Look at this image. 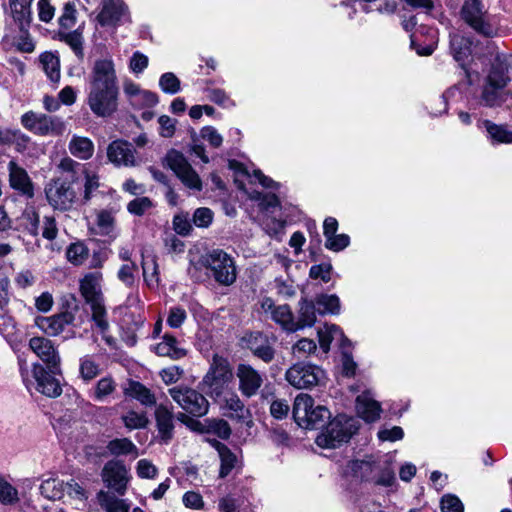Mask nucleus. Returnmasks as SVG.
<instances>
[{
  "instance_id": "nucleus-2",
  "label": "nucleus",
  "mask_w": 512,
  "mask_h": 512,
  "mask_svg": "<svg viewBox=\"0 0 512 512\" xmlns=\"http://www.w3.org/2000/svg\"><path fill=\"white\" fill-rule=\"evenodd\" d=\"M102 280L101 272L88 273L80 281V291L87 304L90 305L92 318L97 327L104 332L108 329L109 323L106 319V309L101 291Z\"/></svg>"
},
{
  "instance_id": "nucleus-24",
  "label": "nucleus",
  "mask_w": 512,
  "mask_h": 512,
  "mask_svg": "<svg viewBox=\"0 0 512 512\" xmlns=\"http://www.w3.org/2000/svg\"><path fill=\"white\" fill-rule=\"evenodd\" d=\"M158 437L164 443H168L174 435L173 410L164 404H159L154 412Z\"/></svg>"
},
{
  "instance_id": "nucleus-46",
  "label": "nucleus",
  "mask_w": 512,
  "mask_h": 512,
  "mask_svg": "<svg viewBox=\"0 0 512 512\" xmlns=\"http://www.w3.org/2000/svg\"><path fill=\"white\" fill-rule=\"evenodd\" d=\"M89 256V249L81 242L72 243L66 251V257L73 265H82Z\"/></svg>"
},
{
  "instance_id": "nucleus-4",
  "label": "nucleus",
  "mask_w": 512,
  "mask_h": 512,
  "mask_svg": "<svg viewBox=\"0 0 512 512\" xmlns=\"http://www.w3.org/2000/svg\"><path fill=\"white\" fill-rule=\"evenodd\" d=\"M293 417L305 429H318L331 418V413L325 406H315L309 394L300 393L294 400Z\"/></svg>"
},
{
  "instance_id": "nucleus-40",
  "label": "nucleus",
  "mask_w": 512,
  "mask_h": 512,
  "mask_svg": "<svg viewBox=\"0 0 512 512\" xmlns=\"http://www.w3.org/2000/svg\"><path fill=\"white\" fill-rule=\"evenodd\" d=\"M40 492L49 500L60 499L64 492V482L55 478L44 480L40 485Z\"/></svg>"
},
{
  "instance_id": "nucleus-26",
  "label": "nucleus",
  "mask_w": 512,
  "mask_h": 512,
  "mask_svg": "<svg viewBox=\"0 0 512 512\" xmlns=\"http://www.w3.org/2000/svg\"><path fill=\"white\" fill-rule=\"evenodd\" d=\"M123 393L125 396L137 400L145 407L155 406L157 402L155 394L139 381L130 380Z\"/></svg>"
},
{
  "instance_id": "nucleus-31",
  "label": "nucleus",
  "mask_w": 512,
  "mask_h": 512,
  "mask_svg": "<svg viewBox=\"0 0 512 512\" xmlns=\"http://www.w3.org/2000/svg\"><path fill=\"white\" fill-rule=\"evenodd\" d=\"M68 149L74 157L80 160H88L93 156L94 144L88 137L74 135L68 144Z\"/></svg>"
},
{
  "instance_id": "nucleus-8",
  "label": "nucleus",
  "mask_w": 512,
  "mask_h": 512,
  "mask_svg": "<svg viewBox=\"0 0 512 512\" xmlns=\"http://www.w3.org/2000/svg\"><path fill=\"white\" fill-rule=\"evenodd\" d=\"M171 398L187 413L195 417H202L208 413L209 402L197 390L179 385L168 389Z\"/></svg>"
},
{
  "instance_id": "nucleus-54",
  "label": "nucleus",
  "mask_w": 512,
  "mask_h": 512,
  "mask_svg": "<svg viewBox=\"0 0 512 512\" xmlns=\"http://www.w3.org/2000/svg\"><path fill=\"white\" fill-rule=\"evenodd\" d=\"M225 408L230 411L231 417L238 419H244L245 413H247L244 403L236 394H231L225 399Z\"/></svg>"
},
{
  "instance_id": "nucleus-34",
  "label": "nucleus",
  "mask_w": 512,
  "mask_h": 512,
  "mask_svg": "<svg viewBox=\"0 0 512 512\" xmlns=\"http://www.w3.org/2000/svg\"><path fill=\"white\" fill-rule=\"evenodd\" d=\"M115 216L111 210L102 209L96 212L95 231L102 236H111L115 231Z\"/></svg>"
},
{
  "instance_id": "nucleus-62",
  "label": "nucleus",
  "mask_w": 512,
  "mask_h": 512,
  "mask_svg": "<svg viewBox=\"0 0 512 512\" xmlns=\"http://www.w3.org/2000/svg\"><path fill=\"white\" fill-rule=\"evenodd\" d=\"M213 220V212L209 208L201 207L193 214V223L197 227L206 228Z\"/></svg>"
},
{
  "instance_id": "nucleus-51",
  "label": "nucleus",
  "mask_w": 512,
  "mask_h": 512,
  "mask_svg": "<svg viewBox=\"0 0 512 512\" xmlns=\"http://www.w3.org/2000/svg\"><path fill=\"white\" fill-rule=\"evenodd\" d=\"M22 222L25 229L34 237L39 234L40 217L34 208H28L22 215Z\"/></svg>"
},
{
  "instance_id": "nucleus-37",
  "label": "nucleus",
  "mask_w": 512,
  "mask_h": 512,
  "mask_svg": "<svg viewBox=\"0 0 512 512\" xmlns=\"http://www.w3.org/2000/svg\"><path fill=\"white\" fill-rule=\"evenodd\" d=\"M99 187V176L88 170L84 171L83 192L81 198H79L81 203L83 205L88 204L90 200L96 195V192L98 191Z\"/></svg>"
},
{
  "instance_id": "nucleus-7",
  "label": "nucleus",
  "mask_w": 512,
  "mask_h": 512,
  "mask_svg": "<svg viewBox=\"0 0 512 512\" xmlns=\"http://www.w3.org/2000/svg\"><path fill=\"white\" fill-rule=\"evenodd\" d=\"M119 88L89 86L87 104L97 117H110L118 109Z\"/></svg>"
},
{
  "instance_id": "nucleus-57",
  "label": "nucleus",
  "mask_w": 512,
  "mask_h": 512,
  "mask_svg": "<svg viewBox=\"0 0 512 512\" xmlns=\"http://www.w3.org/2000/svg\"><path fill=\"white\" fill-rule=\"evenodd\" d=\"M76 23V9L73 3H66L63 12L59 18V24L62 29H70Z\"/></svg>"
},
{
  "instance_id": "nucleus-42",
  "label": "nucleus",
  "mask_w": 512,
  "mask_h": 512,
  "mask_svg": "<svg viewBox=\"0 0 512 512\" xmlns=\"http://www.w3.org/2000/svg\"><path fill=\"white\" fill-rule=\"evenodd\" d=\"M33 0H9L12 16L15 22L24 24L30 18Z\"/></svg>"
},
{
  "instance_id": "nucleus-14",
  "label": "nucleus",
  "mask_w": 512,
  "mask_h": 512,
  "mask_svg": "<svg viewBox=\"0 0 512 512\" xmlns=\"http://www.w3.org/2000/svg\"><path fill=\"white\" fill-rule=\"evenodd\" d=\"M261 312L276 322L287 332H296L294 315L289 305H276L272 298L264 297L260 301Z\"/></svg>"
},
{
  "instance_id": "nucleus-13",
  "label": "nucleus",
  "mask_w": 512,
  "mask_h": 512,
  "mask_svg": "<svg viewBox=\"0 0 512 512\" xmlns=\"http://www.w3.org/2000/svg\"><path fill=\"white\" fill-rule=\"evenodd\" d=\"M461 15L476 32L484 36L492 35L493 28L487 21L486 12L480 0H466L462 6Z\"/></svg>"
},
{
  "instance_id": "nucleus-61",
  "label": "nucleus",
  "mask_w": 512,
  "mask_h": 512,
  "mask_svg": "<svg viewBox=\"0 0 512 512\" xmlns=\"http://www.w3.org/2000/svg\"><path fill=\"white\" fill-rule=\"evenodd\" d=\"M293 353L298 356H307L315 353L317 345L312 339L303 338L294 344Z\"/></svg>"
},
{
  "instance_id": "nucleus-47",
  "label": "nucleus",
  "mask_w": 512,
  "mask_h": 512,
  "mask_svg": "<svg viewBox=\"0 0 512 512\" xmlns=\"http://www.w3.org/2000/svg\"><path fill=\"white\" fill-rule=\"evenodd\" d=\"M316 304L320 314H338L340 312V300L336 295H319L316 298Z\"/></svg>"
},
{
  "instance_id": "nucleus-10",
  "label": "nucleus",
  "mask_w": 512,
  "mask_h": 512,
  "mask_svg": "<svg viewBox=\"0 0 512 512\" xmlns=\"http://www.w3.org/2000/svg\"><path fill=\"white\" fill-rule=\"evenodd\" d=\"M324 377V371L315 365L296 363L285 373V378L290 385L297 389H308L316 386Z\"/></svg>"
},
{
  "instance_id": "nucleus-1",
  "label": "nucleus",
  "mask_w": 512,
  "mask_h": 512,
  "mask_svg": "<svg viewBox=\"0 0 512 512\" xmlns=\"http://www.w3.org/2000/svg\"><path fill=\"white\" fill-rule=\"evenodd\" d=\"M510 81L506 65H493L484 80L479 103L489 108L500 107L509 96H512V91L506 90Z\"/></svg>"
},
{
  "instance_id": "nucleus-19",
  "label": "nucleus",
  "mask_w": 512,
  "mask_h": 512,
  "mask_svg": "<svg viewBox=\"0 0 512 512\" xmlns=\"http://www.w3.org/2000/svg\"><path fill=\"white\" fill-rule=\"evenodd\" d=\"M102 479L106 485L123 495L128 483V470L126 466L118 460L108 461L102 470Z\"/></svg>"
},
{
  "instance_id": "nucleus-5",
  "label": "nucleus",
  "mask_w": 512,
  "mask_h": 512,
  "mask_svg": "<svg viewBox=\"0 0 512 512\" xmlns=\"http://www.w3.org/2000/svg\"><path fill=\"white\" fill-rule=\"evenodd\" d=\"M359 429L358 420L341 414L331 420L316 438V444L325 449H335L347 443Z\"/></svg>"
},
{
  "instance_id": "nucleus-30",
  "label": "nucleus",
  "mask_w": 512,
  "mask_h": 512,
  "mask_svg": "<svg viewBox=\"0 0 512 512\" xmlns=\"http://www.w3.org/2000/svg\"><path fill=\"white\" fill-rule=\"evenodd\" d=\"M155 352L159 356L175 360L183 358L187 353L184 348L179 346L178 340L170 334L163 336V340L155 346Z\"/></svg>"
},
{
  "instance_id": "nucleus-43",
  "label": "nucleus",
  "mask_w": 512,
  "mask_h": 512,
  "mask_svg": "<svg viewBox=\"0 0 512 512\" xmlns=\"http://www.w3.org/2000/svg\"><path fill=\"white\" fill-rule=\"evenodd\" d=\"M116 387L115 380L111 376H105L96 383L93 398L102 402L116 391Z\"/></svg>"
},
{
  "instance_id": "nucleus-20",
  "label": "nucleus",
  "mask_w": 512,
  "mask_h": 512,
  "mask_svg": "<svg viewBox=\"0 0 512 512\" xmlns=\"http://www.w3.org/2000/svg\"><path fill=\"white\" fill-rule=\"evenodd\" d=\"M232 378V371L228 360L214 355L209 371L203 378V383L210 388L219 389Z\"/></svg>"
},
{
  "instance_id": "nucleus-60",
  "label": "nucleus",
  "mask_w": 512,
  "mask_h": 512,
  "mask_svg": "<svg viewBox=\"0 0 512 512\" xmlns=\"http://www.w3.org/2000/svg\"><path fill=\"white\" fill-rule=\"evenodd\" d=\"M148 64H149L148 57L145 54L141 53L140 51H136L133 53L132 57L130 58L129 69L134 74H141L148 67Z\"/></svg>"
},
{
  "instance_id": "nucleus-28",
  "label": "nucleus",
  "mask_w": 512,
  "mask_h": 512,
  "mask_svg": "<svg viewBox=\"0 0 512 512\" xmlns=\"http://www.w3.org/2000/svg\"><path fill=\"white\" fill-rule=\"evenodd\" d=\"M316 308L315 303L306 298L299 301V308L297 311V318L294 317L295 327L297 331L305 327H311L316 322Z\"/></svg>"
},
{
  "instance_id": "nucleus-52",
  "label": "nucleus",
  "mask_w": 512,
  "mask_h": 512,
  "mask_svg": "<svg viewBox=\"0 0 512 512\" xmlns=\"http://www.w3.org/2000/svg\"><path fill=\"white\" fill-rule=\"evenodd\" d=\"M154 206L149 197L143 196L133 199L127 204V210L130 214L142 216Z\"/></svg>"
},
{
  "instance_id": "nucleus-6",
  "label": "nucleus",
  "mask_w": 512,
  "mask_h": 512,
  "mask_svg": "<svg viewBox=\"0 0 512 512\" xmlns=\"http://www.w3.org/2000/svg\"><path fill=\"white\" fill-rule=\"evenodd\" d=\"M76 179L53 178L44 188L48 204L61 212H67L74 208L79 201L78 193L74 184Z\"/></svg>"
},
{
  "instance_id": "nucleus-45",
  "label": "nucleus",
  "mask_w": 512,
  "mask_h": 512,
  "mask_svg": "<svg viewBox=\"0 0 512 512\" xmlns=\"http://www.w3.org/2000/svg\"><path fill=\"white\" fill-rule=\"evenodd\" d=\"M98 500L106 512H129V506L124 500L117 499L103 491L98 494Z\"/></svg>"
},
{
  "instance_id": "nucleus-12",
  "label": "nucleus",
  "mask_w": 512,
  "mask_h": 512,
  "mask_svg": "<svg viewBox=\"0 0 512 512\" xmlns=\"http://www.w3.org/2000/svg\"><path fill=\"white\" fill-rule=\"evenodd\" d=\"M89 86L119 88L115 63L111 58L94 61L89 75Z\"/></svg>"
},
{
  "instance_id": "nucleus-25",
  "label": "nucleus",
  "mask_w": 512,
  "mask_h": 512,
  "mask_svg": "<svg viewBox=\"0 0 512 512\" xmlns=\"http://www.w3.org/2000/svg\"><path fill=\"white\" fill-rule=\"evenodd\" d=\"M74 317L69 312L60 313L50 317H37L36 326L49 336L60 334L64 328L72 323Z\"/></svg>"
},
{
  "instance_id": "nucleus-3",
  "label": "nucleus",
  "mask_w": 512,
  "mask_h": 512,
  "mask_svg": "<svg viewBox=\"0 0 512 512\" xmlns=\"http://www.w3.org/2000/svg\"><path fill=\"white\" fill-rule=\"evenodd\" d=\"M203 267L221 286H231L237 279V267L234 258L221 249H214L201 257Z\"/></svg>"
},
{
  "instance_id": "nucleus-58",
  "label": "nucleus",
  "mask_w": 512,
  "mask_h": 512,
  "mask_svg": "<svg viewBox=\"0 0 512 512\" xmlns=\"http://www.w3.org/2000/svg\"><path fill=\"white\" fill-rule=\"evenodd\" d=\"M350 243V238L347 234H334L326 239L325 247L331 251L339 252L345 249Z\"/></svg>"
},
{
  "instance_id": "nucleus-32",
  "label": "nucleus",
  "mask_w": 512,
  "mask_h": 512,
  "mask_svg": "<svg viewBox=\"0 0 512 512\" xmlns=\"http://www.w3.org/2000/svg\"><path fill=\"white\" fill-rule=\"evenodd\" d=\"M65 131V124L59 117H52L46 114H40L38 126L35 128V134L38 135H61Z\"/></svg>"
},
{
  "instance_id": "nucleus-49",
  "label": "nucleus",
  "mask_w": 512,
  "mask_h": 512,
  "mask_svg": "<svg viewBox=\"0 0 512 512\" xmlns=\"http://www.w3.org/2000/svg\"><path fill=\"white\" fill-rule=\"evenodd\" d=\"M80 375L83 380L91 381L100 373L99 364L96 363L90 356H84L80 359Z\"/></svg>"
},
{
  "instance_id": "nucleus-63",
  "label": "nucleus",
  "mask_w": 512,
  "mask_h": 512,
  "mask_svg": "<svg viewBox=\"0 0 512 512\" xmlns=\"http://www.w3.org/2000/svg\"><path fill=\"white\" fill-rule=\"evenodd\" d=\"M158 101L159 98L156 93L148 90H142L139 97L134 100L132 105L137 108L153 107L158 103Z\"/></svg>"
},
{
  "instance_id": "nucleus-23",
  "label": "nucleus",
  "mask_w": 512,
  "mask_h": 512,
  "mask_svg": "<svg viewBox=\"0 0 512 512\" xmlns=\"http://www.w3.org/2000/svg\"><path fill=\"white\" fill-rule=\"evenodd\" d=\"M30 22L31 17L24 24L16 22L19 26L18 37L12 36L9 32V28L6 29V32L2 38V45L6 50L15 47L18 51L22 53H31L34 51L35 45L27 30V27L29 26Z\"/></svg>"
},
{
  "instance_id": "nucleus-55",
  "label": "nucleus",
  "mask_w": 512,
  "mask_h": 512,
  "mask_svg": "<svg viewBox=\"0 0 512 512\" xmlns=\"http://www.w3.org/2000/svg\"><path fill=\"white\" fill-rule=\"evenodd\" d=\"M18 501L19 497L17 489L0 477V502L3 504L12 505Z\"/></svg>"
},
{
  "instance_id": "nucleus-21",
  "label": "nucleus",
  "mask_w": 512,
  "mask_h": 512,
  "mask_svg": "<svg viewBox=\"0 0 512 512\" xmlns=\"http://www.w3.org/2000/svg\"><path fill=\"white\" fill-rule=\"evenodd\" d=\"M32 374L36 382L38 392L48 397H58L62 393L59 381L53 376L54 374L47 371L41 364L34 363L32 365Z\"/></svg>"
},
{
  "instance_id": "nucleus-38",
  "label": "nucleus",
  "mask_w": 512,
  "mask_h": 512,
  "mask_svg": "<svg viewBox=\"0 0 512 512\" xmlns=\"http://www.w3.org/2000/svg\"><path fill=\"white\" fill-rule=\"evenodd\" d=\"M215 448L221 459L220 477H226L235 467L237 458L230 449L223 443L216 442Z\"/></svg>"
},
{
  "instance_id": "nucleus-11",
  "label": "nucleus",
  "mask_w": 512,
  "mask_h": 512,
  "mask_svg": "<svg viewBox=\"0 0 512 512\" xmlns=\"http://www.w3.org/2000/svg\"><path fill=\"white\" fill-rule=\"evenodd\" d=\"M244 347L265 363H270L275 357L276 338L261 332L248 333L242 337Z\"/></svg>"
},
{
  "instance_id": "nucleus-64",
  "label": "nucleus",
  "mask_w": 512,
  "mask_h": 512,
  "mask_svg": "<svg viewBox=\"0 0 512 512\" xmlns=\"http://www.w3.org/2000/svg\"><path fill=\"white\" fill-rule=\"evenodd\" d=\"M201 137L212 147L219 148L222 145V135L212 126L203 127L200 131Z\"/></svg>"
},
{
  "instance_id": "nucleus-33",
  "label": "nucleus",
  "mask_w": 512,
  "mask_h": 512,
  "mask_svg": "<svg viewBox=\"0 0 512 512\" xmlns=\"http://www.w3.org/2000/svg\"><path fill=\"white\" fill-rule=\"evenodd\" d=\"M351 470L356 478L375 481L376 471L380 470V463L373 460H356L352 462Z\"/></svg>"
},
{
  "instance_id": "nucleus-18",
  "label": "nucleus",
  "mask_w": 512,
  "mask_h": 512,
  "mask_svg": "<svg viewBox=\"0 0 512 512\" xmlns=\"http://www.w3.org/2000/svg\"><path fill=\"white\" fill-rule=\"evenodd\" d=\"M132 144L124 140H115L107 147V157L115 166L135 167L140 161Z\"/></svg>"
},
{
  "instance_id": "nucleus-36",
  "label": "nucleus",
  "mask_w": 512,
  "mask_h": 512,
  "mask_svg": "<svg viewBox=\"0 0 512 512\" xmlns=\"http://www.w3.org/2000/svg\"><path fill=\"white\" fill-rule=\"evenodd\" d=\"M40 63L47 77L54 83L60 80V61L51 52H45L40 56Z\"/></svg>"
},
{
  "instance_id": "nucleus-29",
  "label": "nucleus",
  "mask_w": 512,
  "mask_h": 512,
  "mask_svg": "<svg viewBox=\"0 0 512 512\" xmlns=\"http://www.w3.org/2000/svg\"><path fill=\"white\" fill-rule=\"evenodd\" d=\"M482 126L492 144H512V130H508L507 125L486 119L482 121Z\"/></svg>"
},
{
  "instance_id": "nucleus-53",
  "label": "nucleus",
  "mask_w": 512,
  "mask_h": 512,
  "mask_svg": "<svg viewBox=\"0 0 512 512\" xmlns=\"http://www.w3.org/2000/svg\"><path fill=\"white\" fill-rule=\"evenodd\" d=\"M159 86L164 93L176 94L180 91V80L172 72H166L159 79Z\"/></svg>"
},
{
  "instance_id": "nucleus-15",
  "label": "nucleus",
  "mask_w": 512,
  "mask_h": 512,
  "mask_svg": "<svg viewBox=\"0 0 512 512\" xmlns=\"http://www.w3.org/2000/svg\"><path fill=\"white\" fill-rule=\"evenodd\" d=\"M7 170L10 188L26 199H33L35 185L28 172L14 160L8 163Z\"/></svg>"
},
{
  "instance_id": "nucleus-39",
  "label": "nucleus",
  "mask_w": 512,
  "mask_h": 512,
  "mask_svg": "<svg viewBox=\"0 0 512 512\" xmlns=\"http://www.w3.org/2000/svg\"><path fill=\"white\" fill-rule=\"evenodd\" d=\"M143 278L145 283L151 287L159 284V271L156 260L153 257H144L142 260Z\"/></svg>"
},
{
  "instance_id": "nucleus-50",
  "label": "nucleus",
  "mask_w": 512,
  "mask_h": 512,
  "mask_svg": "<svg viewBox=\"0 0 512 512\" xmlns=\"http://www.w3.org/2000/svg\"><path fill=\"white\" fill-rule=\"evenodd\" d=\"M138 266L135 262L124 263L118 270V279L127 287H132L136 281Z\"/></svg>"
},
{
  "instance_id": "nucleus-41",
  "label": "nucleus",
  "mask_w": 512,
  "mask_h": 512,
  "mask_svg": "<svg viewBox=\"0 0 512 512\" xmlns=\"http://www.w3.org/2000/svg\"><path fill=\"white\" fill-rule=\"evenodd\" d=\"M59 39L69 45L78 58H83V37L78 29L69 32L60 31Z\"/></svg>"
},
{
  "instance_id": "nucleus-48",
  "label": "nucleus",
  "mask_w": 512,
  "mask_h": 512,
  "mask_svg": "<svg viewBox=\"0 0 512 512\" xmlns=\"http://www.w3.org/2000/svg\"><path fill=\"white\" fill-rule=\"evenodd\" d=\"M451 50L456 61H463L470 54V43L459 35L451 36Z\"/></svg>"
},
{
  "instance_id": "nucleus-56",
  "label": "nucleus",
  "mask_w": 512,
  "mask_h": 512,
  "mask_svg": "<svg viewBox=\"0 0 512 512\" xmlns=\"http://www.w3.org/2000/svg\"><path fill=\"white\" fill-rule=\"evenodd\" d=\"M440 508L442 512H464V506L461 500L451 494L444 495L441 498Z\"/></svg>"
},
{
  "instance_id": "nucleus-27",
  "label": "nucleus",
  "mask_w": 512,
  "mask_h": 512,
  "mask_svg": "<svg viewBox=\"0 0 512 512\" xmlns=\"http://www.w3.org/2000/svg\"><path fill=\"white\" fill-rule=\"evenodd\" d=\"M356 411L358 416L366 422H374L380 417L381 407L367 393H363L356 399Z\"/></svg>"
},
{
  "instance_id": "nucleus-16",
  "label": "nucleus",
  "mask_w": 512,
  "mask_h": 512,
  "mask_svg": "<svg viewBox=\"0 0 512 512\" xmlns=\"http://www.w3.org/2000/svg\"><path fill=\"white\" fill-rule=\"evenodd\" d=\"M29 348L47 365L51 373H60L61 358L50 339L41 336L32 337L29 340Z\"/></svg>"
},
{
  "instance_id": "nucleus-44",
  "label": "nucleus",
  "mask_w": 512,
  "mask_h": 512,
  "mask_svg": "<svg viewBox=\"0 0 512 512\" xmlns=\"http://www.w3.org/2000/svg\"><path fill=\"white\" fill-rule=\"evenodd\" d=\"M124 426L129 430L146 428L149 420L144 412L130 410L121 416Z\"/></svg>"
},
{
  "instance_id": "nucleus-22",
  "label": "nucleus",
  "mask_w": 512,
  "mask_h": 512,
  "mask_svg": "<svg viewBox=\"0 0 512 512\" xmlns=\"http://www.w3.org/2000/svg\"><path fill=\"white\" fill-rule=\"evenodd\" d=\"M129 18L128 7L123 0H102V10L97 16L101 26L117 25Z\"/></svg>"
},
{
  "instance_id": "nucleus-35",
  "label": "nucleus",
  "mask_w": 512,
  "mask_h": 512,
  "mask_svg": "<svg viewBox=\"0 0 512 512\" xmlns=\"http://www.w3.org/2000/svg\"><path fill=\"white\" fill-rule=\"evenodd\" d=\"M107 451L114 456L133 455L138 457L137 446L128 438H116L108 442Z\"/></svg>"
},
{
  "instance_id": "nucleus-17",
  "label": "nucleus",
  "mask_w": 512,
  "mask_h": 512,
  "mask_svg": "<svg viewBox=\"0 0 512 512\" xmlns=\"http://www.w3.org/2000/svg\"><path fill=\"white\" fill-rule=\"evenodd\" d=\"M238 389L241 394L251 398L259 392L264 382V376L250 364L240 363L236 369Z\"/></svg>"
},
{
  "instance_id": "nucleus-9",
  "label": "nucleus",
  "mask_w": 512,
  "mask_h": 512,
  "mask_svg": "<svg viewBox=\"0 0 512 512\" xmlns=\"http://www.w3.org/2000/svg\"><path fill=\"white\" fill-rule=\"evenodd\" d=\"M164 165L169 167L187 188L202 190V181L198 173L181 152L175 149L169 150L164 158Z\"/></svg>"
},
{
  "instance_id": "nucleus-59",
  "label": "nucleus",
  "mask_w": 512,
  "mask_h": 512,
  "mask_svg": "<svg viewBox=\"0 0 512 512\" xmlns=\"http://www.w3.org/2000/svg\"><path fill=\"white\" fill-rule=\"evenodd\" d=\"M331 271L332 265L330 263L313 265L310 268L309 276L312 279H321L323 282L327 283L331 280Z\"/></svg>"
}]
</instances>
